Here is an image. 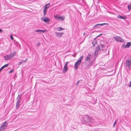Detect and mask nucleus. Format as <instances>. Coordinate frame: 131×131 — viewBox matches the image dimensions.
Returning a JSON list of instances; mask_svg holds the SVG:
<instances>
[{
    "label": "nucleus",
    "mask_w": 131,
    "mask_h": 131,
    "mask_svg": "<svg viewBox=\"0 0 131 131\" xmlns=\"http://www.w3.org/2000/svg\"><path fill=\"white\" fill-rule=\"evenodd\" d=\"M128 9H129V11H130L131 9V4L128 5Z\"/></svg>",
    "instance_id": "nucleus-22"
},
{
    "label": "nucleus",
    "mask_w": 131,
    "mask_h": 131,
    "mask_svg": "<svg viewBox=\"0 0 131 131\" xmlns=\"http://www.w3.org/2000/svg\"><path fill=\"white\" fill-rule=\"evenodd\" d=\"M116 121H115L114 122V125H113V127H114L115 126V124H116Z\"/></svg>",
    "instance_id": "nucleus-27"
},
{
    "label": "nucleus",
    "mask_w": 131,
    "mask_h": 131,
    "mask_svg": "<svg viewBox=\"0 0 131 131\" xmlns=\"http://www.w3.org/2000/svg\"><path fill=\"white\" fill-rule=\"evenodd\" d=\"M90 59V56H87L86 58V61H88Z\"/></svg>",
    "instance_id": "nucleus-20"
},
{
    "label": "nucleus",
    "mask_w": 131,
    "mask_h": 131,
    "mask_svg": "<svg viewBox=\"0 0 131 131\" xmlns=\"http://www.w3.org/2000/svg\"><path fill=\"white\" fill-rule=\"evenodd\" d=\"M46 30H41V32L43 33L44 32H45L46 31Z\"/></svg>",
    "instance_id": "nucleus-28"
},
{
    "label": "nucleus",
    "mask_w": 131,
    "mask_h": 131,
    "mask_svg": "<svg viewBox=\"0 0 131 131\" xmlns=\"http://www.w3.org/2000/svg\"><path fill=\"white\" fill-rule=\"evenodd\" d=\"M128 86L129 87H130L131 86V82H130V84L129 85H128Z\"/></svg>",
    "instance_id": "nucleus-30"
},
{
    "label": "nucleus",
    "mask_w": 131,
    "mask_h": 131,
    "mask_svg": "<svg viewBox=\"0 0 131 131\" xmlns=\"http://www.w3.org/2000/svg\"><path fill=\"white\" fill-rule=\"evenodd\" d=\"M130 82H131V81H130Z\"/></svg>",
    "instance_id": "nucleus-38"
},
{
    "label": "nucleus",
    "mask_w": 131,
    "mask_h": 131,
    "mask_svg": "<svg viewBox=\"0 0 131 131\" xmlns=\"http://www.w3.org/2000/svg\"><path fill=\"white\" fill-rule=\"evenodd\" d=\"M84 121L86 122L88 124H90V122H89L90 118L87 116H85L83 118Z\"/></svg>",
    "instance_id": "nucleus-8"
},
{
    "label": "nucleus",
    "mask_w": 131,
    "mask_h": 131,
    "mask_svg": "<svg viewBox=\"0 0 131 131\" xmlns=\"http://www.w3.org/2000/svg\"><path fill=\"white\" fill-rule=\"evenodd\" d=\"M13 70H12L10 71L9 72V73H11L12 72H13Z\"/></svg>",
    "instance_id": "nucleus-32"
},
{
    "label": "nucleus",
    "mask_w": 131,
    "mask_h": 131,
    "mask_svg": "<svg viewBox=\"0 0 131 131\" xmlns=\"http://www.w3.org/2000/svg\"><path fill=\"white\" fill-rule=\"evenodd\" d=\"M19 96V94L18 95V96L17 97L16 99L17 100H18L16 104V107L17 108H18L19 107V105L21 101L20 97Z\"/></svg>",
    "instance_id": "nucleus-6"
},
{
    "label": "nucleus",
    "mask_w": 131,
    "mask_h": 131,
    "mask_svg": "<svg viewBox=\"0 0 131 131\" xmlns=\"http://www.w3.org/2000/svg\"><path fill=\"white\" fill-rule=\"evenodd\" d=\"M8 64H6L4 65L2 67L3 69H4L5 68L7 67L8 65Z\"/></svg>",
    "instance_id": "nucleus-21"
},
{
    "label": "nucleus",
    "mask_w": 131,
    "mask_h": 131,
    "mask_svg": "<svg viewBox=\"0 0 131 131\" xmlns=\"http://www.w3.org/2000/svg\"><path fill=\"white\" fill-rule=\"evenodd\" d=\"M10 38L12 40H13V38L12 37V35H10Z\"/></svg>",
    "instance_id": "nucleus-26"
},
{
    "label": "nucleus",
    "mask_w": 131,
    "mask_h": 131,
    "mask_svg": "<svg viewBox=\"0 0 131 131\" xmlns=\"http://www.w3.org/2000/svg\"><path fill=\"white\" fill-rule=\"evenodd\" d=\"M100 50H101L99 46H97L96 47V49L95 52V55H96L98 54V52Z\"/></svg>",
    "instance_id": "nucleus-14"
},
{
    "label": "nucleus",
    "mask_w": 131,
    "mask_h": 131,
    "mask_svg": "<svg viewBox=\"0 0 131 131\" xmlns=\"http://www.w3.org/2000/svg\"><path fill=\"white\" fill-rule=\"evenodd\" d=\"M27 60V59H26L25 60H22L21 61H20V62H19V65H21L22 63H23L24 62H26Z\"/></svg>",
    "instance_id": "nucleus-17"
},
{
    "label": "nucleus",
    "mask_w": 131,
    "mask_h": 131,
    "mask_svg": "<svg viewBox=\"0 0 131 131\" xmlns=\"http://www.w3.org/2000/svg\"><path fill=\"white\" fill-rule=\"evenodd\" d=\"M131 45V43L130 42H128L127 43L126 45H123L122 46L123 48H126L129 47Z\"/></svg>",
    "instance_id": "nucleus-10"
},
{
    "label": "nucleus",
    "mask_w": 131,
    "mask_h": 131,
    "mask_svg": "<svg viewBox=\"0 0 131 131\" xmlns=\"http://www.w3.org/2000/svg\"><path fill=\"white\" fill-rule=\"evenodd\" d=\"M102 34H101L99 35V36H100V35H102Z\"/></svg>",
    "instance_id": "nucleus-37"
},
{
    "label": "nucleus",
    "mask_w": 131,
    "mask_h": 131,
    "mask_svg": "<svg viewBox=\"0 0 131 131\" xmlns=\"http://www.w3.org/2000/svg\"><path fill=\"white\" fill-rule=\"evenodd\" d=\"M98 25H99L98 24H96V25L94 26V27H97V26Z\"/></svg>",
    "instance_id": "nucleus-33"
},
{
    "label": "nucleus",
    "mask_w": 131,
    "mask_h": 131,
    "mask_svg": "<svg viewBox=\"0 0 131 131\" xmlns=\"http://www.w3.org/2000/svg\"><path fill=\"white\" fill-rule=\"evenodd\" d=\"M114 38L117 41L122 42L123 40L122 38L119 36H115L114 37Z\"/></svg>",
    "instance_id": "nucleus-9"
},
{
    "label": "nucleus",
    "mask_w": 131,
    "mask_h": 131,
    "mask_svg": "<svg viewBox=\"0 0 131 131\" xmlns=\"http://www.w3.org/2000/svg\"><path fill=\"white\" fill-rule=\"evenodd\" d=\"M54 18L56 19L59 21H63L64 20L65 17L63 16H58L57 15H54Z\"/></svg>",
    "instance_id": "nucleus-3"
},
{
    "label": "nucleus",
    "mask_w": 131,
    "mask_h": 131,
    "mask_svg": "<svg viewBox=\"0 0 131 131\" xmlns=\"http://www.w3.org/2000/svg\"><path fill=\"white\" fill-rule=\"evenodd\" d=\"M2 31V30L0 29V32H1Z\"/></svg>",
    "instance_id": "nucleus-35"
},
{
    "label": "nucleus",
    "mask_w": 131,
    "mask_h": 131,
    "mask_svg": "<svg viewBox=\"0 0 131 131\" xmlns=\"http://www.w3.org/2000/svg\"><path fill=\"white\" fill-rule=\"evenodd\" d=\"M92 43L93 45L94 46L96 44H97V43L96 42V41L95 40H94L93 42Z\"/></svg>",
    "instance_id": "nucleus-23"
},
{
    "label": "nucleus",
    "mask_w": 131,
    "mask_h": 131,
    "mask_svg": "<svg viewBox=\"0 0 131 131\" xmlns=\"http://www.w3.org/2000/svg\"><path fill=\"white\" fill-rule=\"evenodd\" d=\"M56 29L58 31H60L64 29L61 27H59L56 28Z\"/></svg>",
    "instance_id": "nucleus-18"
},
{
    "label": "nucleus",
    "mask_w": 131,
    "mask_h": 131,
    "mask_svg": "<svg viewBox=\"0 0 131 131\" xmlns=\"http://www.w3.org/2000/svg\"><path fill=\"white\" fill-rule=\"evenodd\" d=\"M89 120V122H90V123L88 124H89V126H91V124L94 122V120L92 118H90Z\"/></svg>",
    "instance_id": "nucleus-15"
},
{
    "label": "nucleus",
    "mask_w": 131,
    "mask_h": 131,
    "mask_svg": "<svg viewBox=\"0 0 131 131\" xmlns=\"http://www.w3.org/2000/svg\"><path fill=\"white\" fill-rule=\"evenodd\" d=\"M16 53V52L15 51H14L13 52L10 53L9 55L7 56L5 58V60H7L11 59L14 56Z\"/></svg>",
    "instance_id": "nucleus-4"
},
{
    "label": "nucleus",
    "mask_w": 131,
    "mask_h": 131,
    "mask_svg": "<svg viewBox=\"0 0 131 131\" xmlns=\"http://www.w3.org/2000/svg\"><path fill=\"white\" fill-rule=\"evenodd\" d=\"M85 32H84V33H83V35H85Z\"/></svg>",
    "instance_id": "nucleus-36"
},
{
    "label": "nucleus",
    "mask_w": 131,
    "mask_h": 131,
    "mask_svg": "<svg viewBox=\"0 0 131 131\" xmlns=\"http://www.w3.org/2000/svg\"><path fill=\"white\" fill-rule=\"evenodd\" d=\"M44 22L47 23L49 22L50 21V19L48 18L45 17V18H42L41 19Z\"/></svg>",
    "instance_id": "nucleus-11"
},
{
    "label": "nucleus",
    "mask_w": 131,
    "mask_h": 131,
    "mask_svg": "<svg viewBox=\"0 0 131 131\" xmlns=\"http://www.w3.org/2000/svg\"><path fill=\"white\" fill-rule=\"evenodd\" d=\"M68 62H67L65 64L64 66H67V65H68Z\"/></svg>",
    "instance_id": "nucleus-29"
},
{
    "label": "nucleus",
    "mask_w": 131,
    "mask_h": 131,
    "mask_svg": "<svg viewBox=\"0 0 131 131\" xmlns=\"http://www.w3.org/2000/svg\"><path fill=\"white\" fill-rule=\"evenodd\" d=\"M7 123L6 122H4L0 127V131H4L6 129L7 125Z\"/></svg>",
    "instance_id": "nucleus-2"
},
{
    "label": "nucleus",
    "mask_w": 131,
    "mask_h": 131,
    "mask_svg": "<svg viewBox=\"0 0 131 131\" xmlns=\"http://www.w3.org/2000/svg\"><path fill=\"white\" fill-rule=\"evenodd\" d=\"M36 32H41V30L37 29L36 30Z\"/></svg>",
    "instance_id": "nucleus-25"
},
{
    "label": "nucleus",
    "mask_w": 131,
    "mask_h": 131,
    "mask_svg": "<svg viewBox=\"0 0 131 131\" xmlns=\"http://www.w3.org/2000/svg\"><path fill=\"white\" fill-rule=\"evenodd\" d=\"M117 17L118 18H119L120 19H126V17H123L120 15H118L117 16Z\"/></svg>",
    "instance_id": "nucleus-16"
},
{
    "label": "nucleus",
    "mask_w": 131,
    "mask_h": 131,
    "mask_svg": "<svg viewBox=\"0 0 131 131\" xmlns=\"http://www.w3.org/2000/svg\"><path fill=\"white\" fill-rule=\"evenodd\" d=\"M79 84V82H77L76 85L77 86Z\"/></svg>",
    "instance_id": "nucleus-34"
},
{
    "label": "nucleus",
    "mask_w": 131,
    "mask_h": 131,
    "mask_svg": "<svg viewBox=\"0 0 131 131\" xmlns=\"http://www.w3.org/2000/svg\"><path fill=\"white\" fill-rule=\"evenodd\" d=\"M99 25H100L101 26H102L103 25H108V24L107 23H104L103 24H98Z\"/></svg>",
    "instance_id": "nucleus-24"
},
{
    "label": "nucleus",
    "mask_w": 131,
    "mask_h": 131,
    "mask_svg": "<svg viewBox=\"0 0 131 131\" xmlns=\"http://www.w3.org/2000/svg\"><path fill=\"white\" fill-rule=\"evenodd\" d=\"M104 46L103 44H101L100 47L101 50H103Z\"/></svg>",
    "instance_id": "nucleus-19"
},
{
    "label": "nucleus",
    "mask_w": 131,
    "mask_h": 131,
    "mask_svg": "<svg viewBox=\"0 0 131 131\" xmlns=\"http://www.w3.org/2000/svg\"><path fill=\"white\" fill-rule=\"evenodd\" d=\"M68 68L67 66H64L62 70V72L63 73H65L68 71Z\"/></svg>",
    "instance_id": "nucleus-12"
},
{
    "label": "nucleus",
    "mask_w": 131,
    "mask_h": 131,
    "mask_svg": "<svg viewBox=\"0 0 131 131\" xmlns=\"http://www.w3.org/2000/svg\"><path fill=\"white\" fill-rule=\"evenodd\" d=\"M50 6L49 4H46L44 6L43 12L44 16H45L46 14L47 11V9Z\"/></svg>",
    "instance_id": "nucleus-5"
},
{
    "label": "nucleus",
    "mask_w": 131,
    "mask_h": 131,
    "mask_svg": "<svg viewBox=\"0 0 131 131\" xmlns=\"http://www.w3.org/2000/svg\"><path fill=\"white\" fill-rule=\"evenodd\" d=\"M56 35L57 36L60 37H61V36L63 34V32L60 33L58 32H56L55 33Z\"/></svg>",
    "instance_id": "nucleus-13"
},
{
    "label": "nucleus",
    "mask_w": 131,
    "mask_h": 131,
    "mask_svg": "<svg viewBox=\"0 0 131 131\" xmlns=\"http://www.w3.org/2000/svg\"><path fill=\"white\" fill-rule=\"evenodd\" d=\"M83 58V56H81L77 61L74 64V67L75 69H77L78 67L79 66Z\"/></svg>",
    "instance_id": "nucleus-1"
},
{
    "label": "nucleus",
    "mask_w": 131,
    "mask_h": 131,
    "mask_svg": "<svg viewBox=\"0 0 131 131\" xmlns=\"http://www.w3.org/2000/svg\"><path fill=\"white\" fill-rule=\"evenodd\" d=\"M126 66L129 68L131 67V60H128L126 61Z\"/></svg>",
    "instance_id": "nucleus-7"
},
{
    "label": "nucleus",
    "mask_w": 131,
    "mask_h": 131,
    "mask_svg": "<svg viewBox=\"0 0 131 131\" xmlns=\"http://www.w3.org/2000/svg\"><path fill=\"white\" fill-rule=\"evenodd\" d=\"M3 69L2 67L0 69V72Z\"/></svg>",
    "instance_id": "nucleus-31"
}]
</instances>
